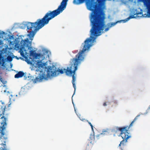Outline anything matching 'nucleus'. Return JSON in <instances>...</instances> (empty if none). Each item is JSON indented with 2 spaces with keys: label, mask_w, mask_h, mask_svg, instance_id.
I'll use <instances>...</instances> for the list:
<instances>
[{
  "label": "nucleus",
  "mask_w": 150,
  "mask_h": 150,
  "mask_svg": "<svg viewBox=\"0 0 150 150\" xmlns=\"http://www.w3.org/2000/svg\"><path fill=\"white\" fill-rule=\"evenodd\" d=\"M36 64L38 67H42L45 66V64L42 63L41 61H38L37 62Z\"/></svg>",
  "instance_id": "obj_12"
},
{
  "label": "nucleus",
  "mask_w": 150,
  "mask_h": 150,
  "mask_svg": "<svg viewBox=\"0 0 150 150\" xmlns=\"http://www.w3.org/2000/svg\"><path fill=\"white\" fill-rule=\"evenodd\" d=\"M109 130L108 129H103L102 130V132L100 133L99 136H101L102 135H107L109 134L110 133Z\"/></svg>",
  "instance_id": "obj_10"
},
{
  "label": "nucleus",
  "mask_w": 150,
  "mask_h": 150,
  "mask_svg": "<svg viewBox=\"0 0 150 150\" xmlns=\"http://www.w3.org/2000/svg\"><path fill=\"white\" fill-rule=\"evenodd\" d=\"M90 125L91 127L92 130L93 131V125L92 124H91V125Z\"/></svg>",
  "instance_id": "obj_22"
},
{
  "label": "nucleus",
  "mask_w": 150,
  "mask_h": 150,
  "mask_svg": "<svg viewBox=\"0 0 150 150\" xmlns=\"http://www.w3.org/2000/svg\"><path fill=\"white\" fill-rule=\"evenodd\" d=\"M64 72V69L57 70L55 67L54 66L50 67L47 71V74H45V72L42 71H40L38 76L36 77L34 82L35 83L40 82L43 80H47L48 79L52 76H56L59 73L63 74Z\"/></svg>",
  "instance_id": "obj_4"
},
{
  "label": "nucleus",
  "mask_w": 150,
  "mask_h": 150,
  "mask_svg": "<svg viewBox=\"0 0 150 150\" xmlns=\"http://www.w3.org/2000/svg\"><path fill=\"white\" fill-rule=\"evenodd\" d=\"M10 34H11V32H10Z\"/></svg>",
  "instance_id": "obj_28"
},
{
  "label": "nucleus",
  "mask_w": 150,
  "mask_h": 150,
  "mask_svg": "<svg viewBox=\"0 0 150 150\" xmlns=\"http://www.w3.org/2000/svg\"><path fill=\"white\" fill-rule=\"evenodd\" d=\"M140 14V13L138 12V13H136L134 14V15H132L130 16L129 17L127 18L126 19V21L129 20L130 19L133 18H135V17L134 16V15H135L136 14L138 15H139Z\"/></svg>",
  "instance_id": "obj_14"
},
{
  "label": "nucleus",
  "mask_w": 150,
  "mask_h": 150,
  "mask_svg": "<svg viewBox=\"0 0 150 150\" xmlns=\"http://www.w3.org/2000/svg\"><path fill=\"white\" fill-rule=\"evenodd\" d=\"M121 149H122V147H121Z\"/></svg>",
  "instance_id": "obj_26"
},
{
  "label": "nucleus",
  "mask_w": 150,
  "mask_h": 150,
  "mask_svg": "<svg viewBox=\"0 0 150 150\" xmlns=\"http://www.w3.org/2000/svg\"><path fill=\"white\" fill-rule=\"evenodd\" d=\"M68 0H62L58 8L53 11H49L41 19H39L35 23L27 22L26 25L28 30L32 29L33 28L35 29H39L45 25L48 24L50 21L62 13L66 8Z\"/></svg>",
  "instance_id": "obj_2"
},
{
  "label": "nucleus",
  "mask_w": 150,
  "mask_h": 150,
  "mask_svg": "<svg viewBox=\"0 0 150 150\" xmlns=\"http://www.w3.org/2000/svg\"><path fill=\"white\" fill-rule=\"evenodd\" d=\"M4 92H6V91H4Z\"/></svg>",
  "instance_id": "obj_27"
},
{
  "label": "nucleus",
  "mask_w": 150,
  "mask_h": 150,
  "mask_svg": "<svg viewBox=\"0 0 150 150\" xmlns=\"http://www.w3.org/2000/svg\"><path fill=\"white\" fill-rule=\"evenodd\" d=\"M90 143L93 144L95 142V136L94 134H91L89 138Z\"/></svg>",
  "instance_id": "obj_11"
},
{
  "label": "nucleus",
  "mask_w": 150,
  "mask_h": 150,
  "mask_svg": "<svg viewBox=\"0 0 150 150\" xmlns=\"http://www.w3.org/2000/svg\"><path fill=\"white\" fill-rule=\"evenodd\" d=\"M5 33L3 31H0V36L1 35H5Z\"/></svg>",
  "instance_id": "obj_17"
},
{
  "label": "nucleus",
  "mask_w": 150,
  "mask_h": 150,
  "mask_svg": "<svg viewBox=\"0 0 150 150\" xmlns=\"http://www.w3.org/2000/svg\"><path fill=\"white\" fill-rule=\"evenodd\" d=\"M0 150H7L6 144L2 143L0 144Z\"/></svg>",
  "instance_id": "obj_13"
},
{
  "label": "nucleus",
  "mask_w": 150,
  "mask_h": 150,
  "mask_svg": "<svg viewBox=\"0 0 150 150\" xmlns=\"http://www.w3.org/2000/svg\"><path fill=\"white\" fill-rule=\"evenodd\" d=\"M6 107H2L0 110V141L4 143H6L7 138L5 137V133L3 131L5 129V126L6 125V118L4 116V113Z\"/></svg>",
  "instance_id": "obj_6"
},
{
  "label": "nucleus",
  "mask_w": 150,
  "mask_h": 150,
  "mask_svg": "<svg viewBox=\"0 0 150 150\" xmlns=\"http://www.w3.org/2000/svg\"><path fill=\"white\" fill-rule=\"evenodd\" d=\"M148 0L149 1H150V0Z\"/></svg>",
  "instance_id": "obj_29"
},
{
  "label": "nucleus",
  "mask_w": 150,
  "mask_h": 150,
  "mask_svg": "<svg viewBox=\"0 0 150 150\" xmlns=\"http://www.w3.org/2000/svg\"><path fill=\"white\" fill-rule=\"evenodd\" d=\"M10 50L12 49L16 50H19V52L21 55L23 57H25L24 51L26 52V48L28 50H31V41H30L28 38L23 40L21 37L19 36L15 39L13 35H10Z\"/></svg>",
  "instance_id": "obj_3"
},
{
  "label": "nucleus",
  "mask_w": 150,
  "mask_h": 150,
  "mask_svg": "<svg viewBox=\"0 0 150 150\" xmlns=\"http://www.w3.org/2000/svg\"><path fill=\"white\" fill-rule=\"evenodd\" d=\"M148 14L150 15V8L148 9Z\"/></svg>",
  "instance_id": "obj_20"
},
{
  "label": "nucleus",
  "mask_w": 150,
  "mask_h": 150,
  "mask_svg": "<svg viewBox=\"0 0 150 150\" xmlns=\"http://www.w3.org/2000/svg\"><path fill=\"white\" fill-rule=\"evenodd\" d=\"M140 115H137L134 118L133 120L130 124L129 127H117V129L121 132V136L123 140L120 142L119 146H123L125 145V143L127 142V140L130 137L127 131L130 127L132 125V124L137 119Z\"/></svg>",
  "instance_id": "obj_5"
},
{
  "label": "nucleus",
  "mask_w": 150,
  "mask_h": 150,
  "mask_svg": "<svg viewBox=\"0 0 150 150\" xmlns=\"http://www.w3.org/2000/svg\"><path fill=\"white\" fill-rule=\"evenodd\" d=\"M87 122H88V123L90 125H91V123L90 122L88 121V120H87Z\"/></svg>",
  "instance_id": "obj_24"
},
{
  "label": "nucleus",
  "mask_w": 150,
  "mask_h": 150,
  "mask_svg": "<svg viewBox=\"0 0 150 150\" xmlns=\"http://www.w3.org/2000/svg\"><path fill=\"white\" fill-rule=\"evenodd\" d=\"M17 95L13 92L10 94V102H12L15 100L17 98Z\"/></svg>",
  "instance_id": "obj_7"
},
{
  "label": "nucleus",
  "mask_w": 150,
  "mask_h": 150,
  "mask_svg": "<svg viewBox=\"0 0 150 150\" xmlns=\"http://www.w3.org/2000/svg\"><path fill=\"white\" fill-rule=\"evenodd\" d=\"M0 80L3 83L5 84L6 83V81H5L3 80V79L2 78L0 77Z\"/></svg>",
  "instance_id": "obj_16"
},
{
  "label": "nucleus",
  "mask_w": 150,
  "mask_h": 150,
  "mask_svg": "<svg viewBox=\"0 0 150 150\" xmlns=\"http://www.w3.org/2000/svg\"><path fill=\"white\" fill-rule=\"evenodd\" d=\"M30 55L35 56V55H36L37 56H38L39 54L35 53L34 52L33 50H30Z\"/></svg>",
  "instance_id": "obj_15"
},
{
  "label": "nucleus",
  "mask_w": 150,
  "mask_h": 150,
  "mask_svg": "<svg viewBox=\"0 0 150 150\" xmlns=\"http://www.w3.org/2000/svg\"><path fill=\"white\" fill-rule=\"evenodd\" d=\"M9 55H8L7 57V60L8 61H9Z\"/></svg>",
  "instance_id": "obj_18"
},
{
  "label": "nucleus",
  "mask_w": 150,
  "mask_h": 150,
  "mask_svg": "<svg viewBox=\"0 0 150 150\" xmlns=\"http://www.w3.org/2000/svg\"><path fill=\"white\" fill-rule=\"evenodd\" d=\"M13 65L11 64H10V68H11L12 66Z\"/></svg>",
  "instance_id": "obj_25"
},
{
  "label": "nucleus",
  "mask_w": 150,
  "mask_h": 150,
  "mask_svg": "<svg viewBox=\"0 0 150 150\" xmlns=\"http://www.w3.org/2000/svg\"><path fill=\"white\" fill-rule=\"evenodd\" d=\"M90 125L91 127L92 130L93 131V125L92 124H91V125Z\"/></svg>",
  "instance_id": "obj_21"
},
{
  "label": "nucleus",
  "mask_w": 150,
  "mask_h": 150,
  "mask_svg": "<svg viewBox=\"0 0 150 150\" xmlns=\"http://www.w3.org/2000/svg\"><path fill=\"white\" fill-rule=\"evenodd\" d=\"M117 22H115V23H108L107 24V26L108 27L107 28H106L105 29L104 31L105 32H106L108 31L109 29V28L112 26H113L114 25H115Z\"/></svg>",
  "instance_id": "obj_9"
},
{
  "label": "nucleus",
  "mask_w": 150,
  "mask_h": 150,
  "mask_svg": "<svg viewBox=\"0 0 150 150\" xmlns=\"http://www.w3.org/2000/svg\"><path fill=\"white\" fill-rule=\"evenodd\" d=\"M89 10L92 11L90 18L92 25L90 30V36L85 41L82 50L79 51L76 55L75 58L71 59L72 62L69 67H67L66 69H64L66 75H71L73 74L72 83L75 90L76 87L75 83L76 78L74 74L77 69L78 65L83 61L85 56V52L96 42L97 37L101 35L105 26L104 13L102 11H99L98 9H89Z\"/></svg>",
  "instance_id": "obj_1"
},
{
  "label": "nucleus",
  "mask_w": 150,
  "mask_h": 150,
  "mask_svg": "<svg viewBox=\"0 0 150 150\" xmlns=\"http://www.w3.org/2000/svg\"><path fill=\"white\" fill-rule=\"evenodd\" d=\"M12 58L11 56H10V62H11L12 61Z\"/></svg>",
  "instance_id": "obj_19"
},
{
  "label": "nucleus",
  "mask_w": 150,
  "mask_h": 150,
  "mask_svg": "<svg viewBox=\"0 0 150 150\" xmlns=\"http://www.w3.org/2000/svg\"><path fill=\"white\" fill-rule=\"evenodd\" d=\"M103 105L104 106H105L107 105L106 103V102L104 103L103 104Z\"/></svg>",
  "instance_id": "obj_23"
},
{
  "label": "nucleus",
  "mask_w": 150,
  "mask_h": 150,
  "mask_svg": "<svg viewBox=\"0 0 150 150\" xmlns=\"http://www.w3.org/2000/svg\"><path fill=\"white\" fill-rule=\"evenodd\" d=\"M25 76V73L23 72L22 71H20L15 75L14 77L16 78H21Z\"/></svg>",
  "instance_id": "obj_8"
}]
</instances>
